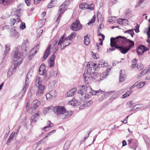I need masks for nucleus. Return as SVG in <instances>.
I'll return each instance as SVG.
<instances>
[{
  "mask_svg": "<svg viewBox=\"0 0 150 150\" xmlns=\"http://www.w3.org/2000/svg\"><path fill=\"white\" fill-rule=\"evenodd\" d=\"M92 75V78L94 80L98 79L100 76V74L97 72H94Z\"/></svg>",
  "mask_w": 150,
  "mask_h": 150,
  "instance_id": "393cba45",
  "label": "nucleus"
},
{
  "mask_svg": "<svg viewBox=\"0 0 150 150\" xmlns=\"http://www.w3.org/2000/svg\"><path fill=\"white\" fill-rule=\"evenodd\" d=\"M77 89L76 87L70 90L66 94V96L67 97L73 96L76 91Z\"/></svg>",
  "mask_w": 150,
  "mask_h": 150,
  "instance_id": "2eb2a0df",
  "label": "nucleus"
},
{
  "mask_svg": "<svg viewBox=\"0 0 150 150\" xmlns=\"http://www.w3.org/2000/svg\"><path fill=\"white\" fill-rule=\"evenodd\" d=\"M16 22V19L14 18H11L10 19V23L11 25H14Z\"/></svg>",
  "mask_w": 150,
  "mask_h": 150,
  "instance_id": "09e8293b",
  "label": "nucleus"
},
{
  "mask_svg": "<svg viewBox=\"0 0 150 150\" xmlns=\"http://www.w3.org/2000/svg\"><path fill=\"white\" fill-rule=\"evenodd\" d=\"M48 123L49 124L47 125V128L52 127L53 125V124L51 123L50 120H47V123Z\"/></svg>",
  "mask_w": 150,
  "mask_h": 150,
  "instance_id": "052dcab7",
  "label": "nucleus"
},
{
  "mask_svg": "<svg viewBox=\"0 0 150 150\" xmlns=\"http://www.w3.org/2000/svg\"><path fill=\"white\" fill-rule=\"evenodd\" d=\"M112 67L111 66L108 65V68L106 69L105 73L106 75H108V73L110 71Z\"/></svg>",
  "mask_w": 150,
  "mask_h": 150,
  "instance_id": "603ef678",
  "label": "nucleus"
},
{
  "mask_svg": "<svg viewBox=\"0 0 150 150\" xmlns=\"http://www.w3.org/2000/svg\"><path fill=\"white\" fill-rule=\"evenodd\" d=\"M20 128V127H18V128L16 130L15 132L13 131V132H12V133H13V134H14V135L15 134L16 135L18 134Z\"/></svg>",
  "mask_w": 150,
  "mask_h": 150,
  "instance_id": "338daca9",
  "label": "nucleus"
},
{
  "mask_svg": "<svg viewBox=\"0 0 150 150\" xmlns=\"http://www.w3.org/2000/svg\"><path fill=\"white\" fill-rule=\"evenodd\" d=\"M122 37L120 35L115 38L112 37L110 39L111 47H123L121 45Z\"/></svg>",
  "mask_w": 150,
  "mask_h": 150,
  "instance_id": "f03ea898",
  "label": "nucleus"
},
{
  "mask_svg": "<svg viewBox=\"0 0 150 150\" xmlns=\"http://www.w3.org/2000/svg\"><path fill=\"white\" fill-rule=\"evenodd\" d=\"M47 58V48L46 49L44 55V56L42 59V61H44Z\"/></svg>",
  "mask_w": 150,
  "mask_h": 150,
  "instance_id": "49530a36",
  "label": "nucleus"
},
{
  "mask_svg": "<svg viewBox=\"0 0 150 150\" xmlns=\"http://www.w3.org/2000/svg\"><path fill=\"white\" fill-rule=\"evenodd\" d=\"M97 66L95 68V70L99 69L100 68L103 67H106L108 65V63H105V62H103V60L98 62L96 63Z\"/></svg>",
  "mask_w": 150,
  "mask_h": 150,
  "instance_id": "ddd939ff",
  "label": "nucleus"
},
{
  "mask_svg": "<svg viewBox=\"0 0 150 150\" xmlns=\"http://www.w3.org/2000/svg\"><path fill=\"white\" fill-rule=\"evenodd\" d=\"M46 12H43L41 15V18L40 19V20L44 21L45 22L46 21V18H45V16L46 15Z\"/></svg>",
  "mask_w": 150,
  "mask_h": 150,
  "instance_id": "7c9ffc66",
  "label": "nucleus"
},
{
  "mask_svg": "<svg viewBox=\"0 0 150 150\" xmlns=\"http://www.w3.org/2000/svg\"><path fill=\"white\" fill-rule=\"evenodd\" d=\"M28 40L25 39L23 41L22 45V47H27V46H28Z\"/></svg>",
  "mask_w": 150,
  "mask_h": 150,
  "instance_id": "58836bf2",
  "label": "nucleus"
},
{
  "mask_svg": "<svg viewBox=\"0 0 150 150\" xmlns=\"http://www.w3.org/2000/svg\"><path fill=\"white\" fill-rule=\"evenodd\" d=\"M35 47H33L32 49L31 50L30 54L28 56V58L29 60H30L34 57L35 54L37 53L38 49V47H35L36 48L34 49Z\"/></svg>",
  "mask_w": 150,
  "mask_h": 150,
  "instance_id": "4468645a",
  "label": "nucleus"
},
{
  "mask_svg": "<svg viewBox=\"0 0 150 150\" xmlns=\"http://www.w3.org/2000/svg\"><path fill=\"white\" fill-rule=\"evenodd\" d=\"M58 48L55 47V48L53 50L52 52V54L48 59L47 62H48L49 67L50 68L53 67L55 64L54 62L56 57L55 54L57 52Z\"/></svg>",
  "mask_w": 150,
  "mask_h": 150,
  "instance_id": "20e7f679",
  "label": "nucleus"
},
{
  "mask_svg": "<svg viewBox=\"0 0 150 150\" xmlns=\"http://www.w3.org/2000/svg\"><path fill=\"white\" fill-rule=\"evenodd\" d=\"M47 138V135L45 136V137H44L40 141H39L36 143V144L38 146L39 144L41 143H44L46 141V138Z\"/></svg>",
  "mask_w": 150,
  "mask_h": 150,
  "instance_id": "2f4dec72",
  "label": "nucleus"
},
{
  "mask_svg": "<svg viewBox=\"0 0 150 150\" xmlns=\"http://www.w3.org/2000/svg\"><path fill=\"white\" fill-rule=\"evenodd\" d=\"M10 35L11 36L14 37L15 38H16L18 37V33L16 30H12L11 31Z\"/></svg>",
  "mask_w": 150,
  "mask_h": 150,
  "instance_id": "b1692460",
  "label": "nucleus"
},
{
  "mask_svg": "<svg viewBox=\"0 0 150 150\" xmlns=\"http://www.w3.org/2000/svg\"><path fill=\"white\" fill-rule=\"evenodd\" d=\"M142 136L147 146H149L150 145V139L146 135L144 134H142Z\"/></svg>",
  "mask_w": 150,
  "mask_h": 150,
  "instance_id": "aec40b11",
  "label": "nucleus"
},
{
  "mask_svg": "<svg viewBox=\"0 0 150 150\" xmlns=\"http://www.w3.org/2000/svg\"><path fill=\"white\" fill-rule=\"evenodd\" d=\"M137 68L139 70H141L144 68L143 65L142 64H138L137 66Z\"/></svg>",
  "mask_w": 150,
  "mask_h": 150,
  "instance_id": "5fc2aeb1",
  "label": "nucleus"
},
{
  "mask_svg": "<svg viewBox=\"0 0 150 150\" xmlns=\"http://www.w3.org/2000/svg\"><path fill=\"white\" fill-rule=\"evenodd\" d=\"M117 22L120 24H121L122 23V24H123V19L122 18H119L117 20Z\"/></svg>",
  "mask_w": 150,
  "mask_h": 150,
  "instance_id": "774afa93",
  "label": "nucleus"
},
{
  "mask_svg": "<svg viewBox=\"0 0 150 150\" xmlns=\"http://www.w3.org/2000/svg\"><path fill=\"white\" fill-rule=\"evenodd\" d=\"M46 66L45 64L44 63H42L40 66L39 70H41L42 71V70L43 71H46Z\"/></svg>",
  "mask_w": 150,
  "mask_h": 150,
  "instance_id": "c9c22d12",
  "label": "nucleus"
},
{
  "mask_svg": "<svg viewBox=\"0 0 150 150\" xmlns=\"http://www.w3.org/2000/svg\"><path fill=\"white\" fill-rule=\"evenodd\" d=\"M27 89V88H23L22 90L23 93L21 94V96L19 97V98L20 99H21L22 98V97L24 95L25 93L26 92V90Z\"/></svg>",
  "mask_w": 150,
  "mask_h": 150,
  "instance_id": "864d4df0",
  "label": "nucleus"
},
{
  "mask_svg": "<svg viewBox=\"0 0 150 150\" xmlns=\"http://www.w3.org/2000/svg\"><path fill=\"white\" fill-rule=\"evenodd\" d=\"M88 90H91L92 88L90 87H87L85 85H82L81 87V88H79L78 91V93H80L81 96H83V94L87 92Z\"/></svg>",
  "mask_w": 150,
  "mask_h": 150,
  "instance_id": "1a4fd4ad",
  "label": "nucleus"
},
{
  "mask_svg": "<svg viewBox=\"0 0 150 150\" xmlns=\"http://www.w3.org/2000/svg\"><path fill=\"white\" fill-rule=\"evenodd\" d=\"M127 145L129 147L134 150H136V149L138 147V140L135 139H130L127 141Z\"/></svg>",
  "mask_w": 150,
  "mask_h": 150,
  "instance_id": "6e6552de",
  "label": "nucleus"
},
{
  "mask_svg": "<svg viewBox=\"0 0 150 150\" xmlns=\"http://www.w3.org/2000/svg\"><path fill=\"white\" fill-rule=\"evenodd\" d=\"M56 132V130L54 129L47 133V137L53 134L54 133Z\"/></svg>",
  "mask_w": 150,
  "mask_h": 150,
  "instance_id": "4d7b16f0",
  "label": "nucleus"
},
{
  "mask_svg": "<svg viewBox=\"0 0 150 150\" xmlns=\"http://www.w3.org/2000/svg\"><path fill=\"white\" fill-rule=\"evenodd\" d=\"M83 25L80 23L78 19H76L75 22H73L70 26V28L73 31H77L81 29Z\"/></svg>",
  "mask_w": 150,
  "mask_h": 150,
  "instance_id": "423d86ee",
  "label": "nucleus"
},
{
  "mask_svg": "<svg viewBox=\"0 0 150 150\" xmlns=\"http://www.w3.org/2000/svg\"><path fill=\"white\" fill-rule=\"evenodd\" d=\"M39 116V114L38 112H36L31 117L30 122L31 124L35 123L37 121V120Z\"/></svg>",
  "mask_w": 150,
  "mask_h": 150,
  "instance_id": "f3484780",
  "label": "nucleus"
},
{
  "mask_svg": "<svg viewBox=\"0 0 150 150\" xmlns=\"http://www.w3.org/2000/svg\"><path fill=\"white\" fill-rule=\"evenodd\" d=\"M42 80L39 77H37L36 78L35 85L38 87V91L36 93L37 96L40 94L41 93H43L44 92V90L45 88V86L44 85H42L41 84Z\"/></svg>",
  "mask_w": 150,
  "mask_h": 150,
  "instance_id": "7ed1b4c3",
  "label": "nucleus"
},
{
  "mask_svg": "<svg viewBox=\"0 0 150 150\" xmlns=\"http://www.w3.org/2000/svg\"><path fill=\"white\" fill-rule=\"evenodd\" d=\"M66 112H67V114L65 115L64 119L67 118L69 117L73 113V112L71 111L69 112L68 111Z\"/></svg>",
  "mask_w": 150,
  "mask_h": 150,
  "instance_id": "72a5a7b5",
  "label": "nucleus"
},
{
  "mask_svg": "<svg viewBox=\"0 0 150 150\" xmlns=\"http://www.w3.org/2000/svg\"><path fill=\"white\" fill-rule=\"evenodd\" d=\"M6 49L4 51V54L2 57V59L4 60L5 58L6 54H7L8 52L10 50V47H5Z\"/></svg>",
  "mask_w": 150,
  "mask_h": 150,
  "instance_id": "473e14b6",
  "label": "nucleus"
},
{
  "mask_svg": "<svg viewBox=\"0 0 150 150\" xmlns=\"http://www.w3.org/2000/svg\"><path fill=\"white\" fill-rule=\"evenodd\" d=\"M136 52L139 56H140L143 54L142 53V47H137L135 50Z\"/></svg>",
  "mask_w": 150,
  "mask_h": 150,
  "instance_id": "c756f323",
  "label": "nucleus"
},
{
  "mask_svg": "<svg viewBox=\"0 0 150 150\" xmlns=\"http://www.w3.org/2000/svg\"><path fill=\"white\" fill-rule=\"evenodd\" d=\"M91 54L93 56V58L95 59H97L99 57V56L98 54H97L96 53H94L93 51L91 52Z\"/></svg>",
  "mask_w": 150,
  "mask_h": 150,
  "instance_id": "c03bdc74",
  "label": "nucleus"
},
{
  "mask_svg": "<svg viewBox=\"0 0 150 150\" xmlns=\"http://www.w3.org/2000/svg\"><path fill=\"white\" fill-rule=\"evenodd\" d=\"M9 2V0H0V3L3 4L4 5H8Z\"/></svg>",
  "mask_w": 150,
  "mask_h": 150,
  "instance_id": "f704fd0d",
  "label": "nucleus"
},
{
  "mask_svg": "<svg viewBox=\"0 0 150 150\" xmlns=\"http://www.w3.org/2000/svg\"><path fill=\"white\" fill-rule=\"evenodd\" d=\"M115 92L114 91H108L107 92L105 93L103 95V96L105 98H107L108 97V96L110 94H111L112 93Z\"/></svg>",
  "mask_w": 150,
  "mask_h": 150,
  "instance_id": "ea45409f",
  "label": "nucleus"
},
{
  "mask_svg": "<svg viewBox=\"0 0 150 150\" xmlns=\"http://www.w3.org/2000/svg\"><path fill=\"white\" fill-rule=\"evenodd\" d=\"M33 71V69H30L28 71L26 76L29 77H31L32 76V74Z\"/></svg>",
  "mask_w": 150,
  "mask_h": 150,
  "instance_id": "79ce46f5",
  "label": "nucleus"
},
{
  "mask_svg": "<svg viewBox=\"0 0 150 150\" xmlns=\"http://www.w3.org/2000/svg\"><path fill=\"white\" fill-rule=\"evenodd\" d=\"M133 33V29H129L124 31L125 33H127L129 34H130V33Z\"/></svg>",
  "mask_w": 150,
  "mask_h": 150,
  "instance_id": "680f3d73",
  "label": "nucleus"
},
{
  "mask_svg": "<svg viewBox=\"0 0 150 150\" xmlns=\"http://www.w3.org/2000/svg\"><path fill=\"white\" fill-rule=\"evenodd\" d=\"M14 136V134H13V133H11V134L10 135V136L9 138H8L7 141V142L6 143V144L7 145H9V143H10V142L13 139V138Z\"/></svg>",
  "mask_w": 150,
  "mask_h": 150,
  "instance_id": "c85d7f7f",
  "label": "nucleus"
},
{
  "mask_svg": "<svg viewBox=\"0 0 150 150\" xmlns=\"http://www.w3.org/2000/svg\"><path fill=\"white\" fill-rule=\"evenodd\" d=\"M57 93L55 91L52 90L47 93V100H51L56 98Z\"/></svg>",
  "mask_w": 150,
  "mask_h": 150,
  "instance_id": "9d476101",
  "label": "nucleus"
},
{
  "mask_svg": "<svg viewBox=\"0 0 150 150\" xmlns=\"http://www.w3.org/2000/svg\"><path fill=\"white\" fill-rule=\"evenodd\" d=\"M121 40L122 46L124 47H134V41L127 39L125 37L122 36Z\"/></svg>",
  "mask_w": 150,
  "mask_h": 150,
  "instance_id": "39448f33",
  "label": "nucleus"
},
{
  "mask_svg": "<svg viewBox=\"0 0 150 150\" xmlns=\"http://www.w3.org/2000/svg\"><path fill=\"white\" fill-rule=\"evenodd\" d=\"M72 38L70 35L67 37H65V40L67 42L70 41L69 40Z\"/></svg>",
  "mask_w": 150,
  "mask_h": 150,
  "instance_id": "0e129e2a",
  "label": "nucleus"
},
{
  "mask_svg": "<svg viewBox=\"0 0 150 150\" xmlns=\"http://www.w3.org/2000/svg\"><path fill=\"white\" fill-rule=\"evenodd\" d=\"M93 102L91 100H90L86 103V106H91V105L93 104Z\"/></svg>",
  "mask_w": 150,
  "mask_h": 150,
  "instance_id": "e2e57ef3",
  "label": "nucleus"
},
{
  "mask_svg": "<svg viewBox=\"0 0 150 150\" xmlns=\"http://www.w3.org/2000/svg\"><path fill=\"white\" fill-rule=\"evenodd\" d=\"M73 102L79 103V100L74 98L72 100L69 102L68 103L69 104L72 105Z\"/></svg>",
  "mask_w": 150,
  "mask_h": 150,
  "instance_id": "37998d69",
  "label": "nucleus"
},
{
  "mask_svg": "<svg viewBox=\"0 0 150 150\" xmlns=\"http://www.w3.org/2000/svg\"><path fill=\"white\" fill-rule=\"evenodd\" d=\"M23 53L19 52L18 47H16L14 55L12 57V63L14 66V69H16L22 62L23 60Z\"/></svg>",
  "mask_w": 150,
  "mask_h": 150,
  "instance_id": "f257e3e1",
  "label": "nucleus"
},
{
  "mask_svg": "<svg viewBox=\"0 0 150 150\" xmlns=\"http://www.w3.org/2000/svg\"><path fill=\"white\" fill-rule=\"evenodd\" d=\"M98 13H97V19L98 22H99L100 19H101L102 17V15L101 14L99 13L98 11Z\"/></svg>",
  "mask_w": 150,
  "mask_h": 150,
  "instance_id": "6e6d98bb",
  "label": "nucleus"
},
{
  "mask_svg": "<svg viewBox=\"0 0 150 150\" xmlns=\"http://www.w3.org/2000/svg\"><path fill=\"white\" fill-rule=\"evenodd\" d=\"M132 92L131 91H127L125 93L123 94L122 96V98H124L129 96Z\"/></svg>",
  "mask_w": 150,
  "mask_h": 150,
  "instance_id": "cd10ccee",
  "label": "nucleus"
},
{
  "mask_svg": "<svg viewBox=\"0 0 150 150\" xmlns=\"http://www.w3.org/2000/svg\"><path fill=\"white\" fill-rule=\"evenodd\" d=\"M90 92H88V93H91L92 96L96 95V94L99 93V91L94 90L92 89V91L91 90H90Z\"/></svg>",
  "mask_w": 150,
  "mask_h": 150,
  "instance_id": "e433bc0d",
  "label": "nucleus"
},
{
  "mask_svg": "<svg viewBox=\"0 0 150 150\" xmlns=\"http://www.w3.org/2000/svg\"><path fill=\"white\" fill-rule=\"evenodd\" d=\"M39 74L40 75H43V76L45 74V75H46V76H47L46 73H45V71H43L42 70L41 71V70H39Z\"/></svg>",
  "mask_w": 150,
  "mask_h": 150,
  "instance_id": "69168bd1",
  "label": "nucleus"
},
{
  "mask_svg": "<svg viewBox=\"0 0 150 150\" xmlns=\"http://www.w3.org/2000/svg\"><path fill=\"white\" fill-rule=\"evenodd\" d=\"M53 111L57 115H60L66 113L67 111L64 106H56L53 108Z\"/></svg>",
  "mask_w": 150,
  "mask_h": 150,
  "instance_id": "0eeeda50",
  "label": "nucleus"
},
{
  "mask_svg": "<svg viewBox=\"0 0 150 150\" xmlns=\"http://www.w3.org/2000/svg\"><path fill=\"white\" fill-rule=\"evenodd\" d=\"M79 7L81 9H88L90 10H93V8L92 7V8L89 7V5L87 3H82L80 4Z\"/></svg>",
  "mask_w": 150,
  "mask_h": 150,
  "instance_id": "a211bd4d",
  "label": "nucleus"
},
{
  "mask_svg": "<svg viewBox=\"0 0 150 150\" xmlns=\"http://www.w3.org/2000/svg\"><path fill=\"white\" fill-rule=\"evenodd\" d=\"M70 145L71 143L69 142H67L64 146V150H67L69 149L70 147Z\"/></svg>",
  "mask_w": 150,
  "mask_h": 150,
  "instance_id": "a878e982",
  "label": "nucleus"
},
{
  "mask_svg": "<svg viewBox=\"0 0 150 150\" xmlns=\"http://www.w3.org/2000/svg\"><path fill=\"white\" fill-rule=\"evenodd\" d=\"M92 74L91 73H87L86 71L83 74V80L84 82L87 84H88V79H90L91 78H92Z\"/></svg>",
  "mask_w": 150,
  "mask_h": 150,
  "instance_id": "9b49d317",
  "label": "nucleus"
},
{
  "mask_svg": "<svg viewBox=\"0 0 150 150\" xmlns=\"http://www.w3.org/2000/svg\"><path fill=\"white\" fill-rule=\"evenodd\" d=\"M139 25L137 23V25L135 26L134 30L136 33H138L139 32Z\"/></svg>",
  "mask_w": 150,
  "mask_h": 150,
  "instance_id": "a18cd8bd",
  "label": "nucleus"
},
{
  "mask_svg": "<svg viewBox=\"0 0 150 150\" xmlns=\"http://www.w3.org/2000/svg\"><path fill=\"white\" fill-rule=\"evenodd\" d=\"M52 75L55 77H57L59 76V74L58 72L57 71H53V73H52Z\"/></svg>",
  "mask_w": 150,
  "mask_h": 150,
  "instance_id": "13d9d810",
  "label": "nucleus"
},
{
  "mask_svg": "<svg viewBox=\"0 0 150 150\" xmlns=\"http://www.w3.org/2000/svg\"><path fill=\"white\" fill-rule=\"evenodd\" d=\"M106 74H103V75H101L100 74V76L99 77V79H97V80L98 81H102L106 77Z\"/></svg>",
  "mask_w": 150,
  "mask_h": 150,
  "instance_id": "a19ab883",
  "label": "nucleus"
},
{
  "mask_svg": "<svg viewBox=\"0 0 150 150\" xmlns=\"http://www.w3.org/2000/svg\"><path fill=\"white\" fill-rule=\"evenodd\" d=\"M120 95V94L119 92H116L114 94L109 98V100L110 101V103H111L115 99L117 98Z\"/></svg>",
  "mask_w": 150,
  "mask_h": 150,
  "instance_id": "6ab92c4d",
  "label": "nucleus"
},
{
  "mask_svg": "<svg viewBox=\"0 0 150 150\" xmlns=\"http://www.w3.org/2000/svg\"><path fill=\"white\" fill-rule=\"evenodd\" d=\"M123 54L127 53L132 47H115Z\"/></svg>",
  "mask_w": 150,
  "mask_h": 150,
  "instance_id": "dca6fc26",
  "label": "nucleus"
},
{
  "mask_svg": "<svg viewBox=\"0 0 150 150\" xmlns=\"http://www.w3.org/2000/svg\"><path fill=\"white\" fill-rule=\"evenodd\" d=\"M26 28L25 23L24 22H22L20 26V28L21 30L24 29Z\"/></svg>",
  "mask_w": 150,
  "mask_h": 150,
  "instance_id": "de8ad7c7",
  "label": "nucleus"
},
{
  "mask_svg": "<svg viewBox=\"0 0 150 150\" xmlns=\"http://www.w3.org/2000/svg\"><path fill=\"white\" fill-rule=\"evenodd\" d=\"M132 114L131 113V114H130V115H127L125 118L123 120V121H121L122 123H124L125 124H126V123H127V119H128L129 117L131 115H132Z\"/></svg>",
  "mask_w": 150,
  "mask_h": 150,
  "instance_id": "3c124183",
  "label": "nucleus"
},
{
  "mask_svg": "<svg viewBox=\"0 0 150 150\" xmlns=\"http://www.w3.org/2000/svg\"><path fill=\"white\" fill-rule=\"evenodd\" d=\"M66 34H64L63 35L61 36L58 43L57 45L58 46H60L62 43L63 42L64 43L66 42L65 37H66Z\"/></svg>",
  "mask_w": 150,
  "mask_h": 150,
  "instance_id": "412c9836",
  "label": "nucleus"
},
{
  "mask_svg": "<svg viewBox=\"0 0 150 150\" xmlns=\"http://www.w3.org/2000/svg\"><path fill=\"white\" fill-rule=\"evenodd\" d=\"M29 77H28V76H26V78L25 79V85L23 87V88H27V89L28 88V81H29Z\"/></svg>",
  "mask_w": 150,
  "mask_h": 150,
  "instance_id": "4c0bfd02",
  "label": "nucleus"
},
{
  "mask_svg": "<svg viewBox=\"0 0 150 150\" xmlns=\"http://www.w3.org/2000/svg\"><path fill=\"white\" fill-rule=\"evenodd\" d=\"M142 54H143V53L147 51H148L149 50V47H142Z\"/></svg>",
  "mask_w": 150,
  "mask_h": 150,
  "instance_id": "bf43d9fd",
  "label": "nucleus"
},
{
  "mask_svg": "<svg viewBox=\"0 0 150 150\" xmlns=\"http://www.w3.org/2000/svg\"><path fill=\"white\" fill-rule=\"evenodd\" d=\"M89 64L90 65V67L93 68L95 69V68L97 66V64L96 63H94L93 62H89Z\"/></svg>",
  "mask_w": 150,
  "mask_h": 150,
  "instance_id": "8fccbe9b",
  "label": "nucleus"
},
{
  "mask_svg": "<svg viewBox=\"0 0 150 150\" xmlns=\"http://www.w3.org/2000/svg\"><path fill=\"white\" fill-rule=\"evenodd\" d=\"M14 69V66L12 67L11 66L9 68V70L8 71L7 76L9 77L11 76L16 71V69Z\"/></svg>",
  "mask_w": 150,
  "mask_h": 150,
  "instance_id": "4be33fe9",
  "label": "nucleus"
},
{
  "mask_svg": "<svg viewBox=\"0 0 150 150\" xmlns=\"http://www.w3.org/2000/svg\"><path fill=\"white\" fill-rule=\"evenodd\" d=\"M122 70H120V72L119 75V82L122 83L124 82L125 79V74H122Z\"/></svg>",
  "mask_w": 150,
  "mask_h": 150,
  "instance_id": "5701e85b",
  "label": "nucleus"
},
{
  "mask_svg": "<svg viewBox=\"0 0 150 150\" xmlns=\"http://www.w3.org/2000/svg\"><path fill=\"white\" fill-rule=\"evenodd\" d=\"M40 103L39 100L36 99L32 102L30 107V109L32 111L35 110L40 105Z\"/></svg>",
  "mask_w": 150,
  "mask_h": 150,
  "instance_id": "f8f14e48",
  "label": "nucleus"
},
{
  "mask_svg": "<svg viewBox=\"0 0 150 150\" xmlns=\"http://www.w3.org/2000/svg\"><path fill=\"white\" fill-rule=\"evenodd\" d=\"M90 41L89 40V38L88 37V35H86L84 37V43L86 46L88 45Z\"/></svg>",
  "mask_w": 150,
  "mask_h": 150,
  "instance_id": "bb28decb",
  "label": "nucleus"
}]
</instances>
